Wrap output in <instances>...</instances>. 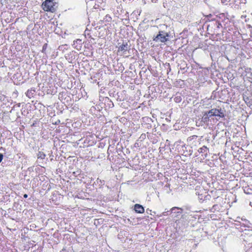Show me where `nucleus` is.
Here are the masks:
<instances>
[{
  "mask_svg": "<svg viewBox=\"0 0 252 252\" xmlns=\"http://www.w3.org/2000/svg\"><path fill=\"white\" fill-rule=\"evenodd\" d=\"M134 210L138 213H143L144 212V209L143 206L138 204L134 205Z\"/></svg>",
  "mask_w": 252,
  "mask_h": 252,
  "instance_id": "4",
  "label": "nucleus"
},
{
  "mask_svg": "<svg viewBox=\"0 0 252 252\" xmlns=\"http://www.w3.org/2000/svg\"><path fill=\"white\" fill-rule=\"evenodd\" d=\"M202 149H203V148H200V149H199V151L200 152H202Z\"/></svg>",
  "mask_w": 252,
  "mask_h": 252,
  "instance_id": "9",
  "label": "nucleus"
},
{
  "mask_svg": "<svg viewBox=\"0 0 252 252\" xmlns=\"http://www.w3.org/2000/svg\"><path fill=\"white\" fill-rule=\"evenodd\" d=\"M209 116H220V117H223V115L222 113L220 112V110L216 109H211L208 112Z\"/></svg>",
  "mask_w": 252,
  "mask_h": 252,
  "instance_id": "3",
  "label": "nucleus"
},
{
  "mask_svg": "<svg viewBox=\"0 0 252 252\" xmlns=\"http://www.w3.org/2000/svg\"><path fill=\"white\" fill-rule=\"evenodd\" d=\"M42 5L44 11L53 12L56 10V3L53 0H46Z\"/></svg>",
  "mask_w": 252,
  "mask_h": 252,
  "instance_id": "1",
  "label": "nucleus"
},
{
  "mask_svg": "<svg viewBox=\"0 0 252 252\" xmlns=\"http://www.w3.org/2000/svg\"><path fill=\"white\" fill-rule=\"evenodd\" d=\"M45 157V155L41 152H39L37 154V158H38L44 159Z\"/></svg>",
  "mask_w": 252,
  "mask_h": 252,
  "instance_id": "6",
  "label": "nucleus"
},
{
  "mask_svg": "<svg viewBox=\"0 0 252 252\" xmlns=\"http://www.w3.org/2000/svg\"><path fill=\"white\" fill-rule=\"evenodd\" d=\"M168 34L162 31L159 32V33L154 38L156 42H165L168 39Z\"/></svg>",
  "mask_w": 252,
  "mask_h": 252,
  "instance_id": "2",
  "label": "nucleus"
},
{
  "mask_svg": "<svg viewBox=\"0 0 252 252\" xmlns=\"http://www.w3.org/2000/svg\"><path fill=\"white\" fill-rule=\"evenodd\" d=\"M24 198H27V197H28V195H27V194H25L24 195Z\"/></svg>",
  "mask_w": 252,
  "mask_h": 252,
  "instance_id": "8",
  "label": "nucleus"
},
{
  "mask_svg": "<svg viewBox=\"0 0 252 252\" xmlns=\"http://www.w3.org/2000/svg\"><path fill=\"white\" fill-rule=\"evenodd\" d=\"M3 156L2 154L0 153V163L1 162V161H2V159H3Z\"/></svg>",
  "mask_w": 252,
  "mask_h": 252,
  "instance_id": "7",
  "label": "nucleus"
},
{
  "mask_svg": "<svg viewBox=\"0 0 252 252\" xmlns=\"http://www.w3.org/2000/svg\"><path fill=\"white\" fill-rule=\"evenodd\" d=\"M129 48V46H128L127 43L123 44L119 48V51L125 52L128 50Z\"/></svg>",
  "mask_w": 252,
  "mask_h": 252,
  "instance_id": "5",
  "label": "nucleus"
},
{
  "mask_svg": "<svg viewBox=\"0 0 252 252\" xmlns=\"http://www.w3.org/2000/svg\"><path fill=\"white\" fill-rule=\"evenodd\" d=\"M175 208H172V210H173Z\"/></svg>",
  "mask_w": 252,
  "mask_h": 252,
  "instance_id": "10",
  "label": "nucleus"
}]
</instances>
